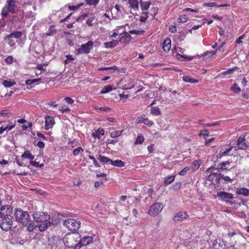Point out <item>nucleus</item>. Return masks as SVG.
Segmentation results:
<instances>
[{"mask_svg": "<svg viewBox=\"0 0 249 249\" xmlns=\"http://www.w3.org/2000/svg\"><path fill=\"white\" fill-rule=\"evenodd\" d=\"M13 219V208L10 205L2 206L0 208V227L3 231L10 229Z\"/></svg>", "mask_w": 249, "mask_h": 249, "instance_id": "obj_1", "label": "nucleus"}, {"mask_svg": "<svg viewBox=\"0 0 249 249\" xmlns=\"http://www.w3.org/2000/svg\"><path fill=\"white\" fill-rule=\"evenodd\" d=\"M33 217L35 221L41 223L38 225L39 230L41 231H44L51 225L49 221L50 215L47 213L37 212L33 213Z\"/></svg>", "mask_w": 249, "mask_h": 249, "instance_id": "obj_2", "label": "nucleus"}, {"mask_svg": "<svg viewBox=\"0 0 249 249\" xmlns=\"http://www.w3.org/2000/svg\"><path fill=\"white\" fill-rule=\"evenodd\" d=\"M80 236L77 234H68L64 237L63 243L68 248L79 249Z\"/></svg>", "mask_w": 249, "mask_h": 249, "instance_id": "obj_3", "label": "nucleus"}, {"mask_svg": "<svg viewBox=\"0 0 249 249\" xmlns=\"http://www.w3.org/2000/svg\"><path fill=\"white\" fill-rule=\"evenodd\" d=\"M14 215L16 221L24 226H27L30 221L29 213L21 209H16L14 212Z\"/></svg>", "mask_w": 249, "mask_h": 249, "instance_id": "obj_4", "label": "nucleus"}, {"mask_svg": "<svg viewBox=\"0 0 249 249\" xmlns=\"http://www.w3.org/2000/svg\"><path fill=\"white\" fill-rule=\"evenodd\" d=\"M17 6L15 0H7L6 4L2 8L1 15L4 18L8 16V13L14 14L16 12Z\"/></svg>", "mask_w": 249, "mask_h": 249, "instance_id": "obj_5", "label": "nucleus"}, {"mask_svg": "<svg viewBox=\"0 0 249 249\" xmlns=\"http://www.w3.org/2000/svg\"><path fill=\"white\" fill-rule=\"evenodd\" d=\"M80 224L81 223L79 220L73 218H68L63 222V225L70 231L72 232L78 231Z\"/></svg>", "mask_w": 249, "mask_h": 249, "instance_id": "obj_6", "label": "nucleus"}, {"mask_svg": "<svg viewBox=\"0 0 249 249\" xmlns=\"http://www.w3.org/2000/svg\"><path fill=\"white\" fill-rule=\"evenodd\" d=\"M92 41H89L85 44H82L80 48L76 50L77 54H88L92 49L93 46Z\"/></svg>", "mask_w": 249, "mask_h": 249, "instance_id": "obj_7", "label": "nucleus"}, {"mask_svg": "<svg viewBox=\"0 0 249 249\" xmlns=\"http://www.w3.org/2000/svg\"><path fill=\"white\" fill-rule=\"evenodd\" d=\"M163 208V206L161 203H155L150 207L148 214L151 216H155L162 211Z\"/></svg>", "mask_w": 249, "mask_h": 249, "instance_id": "obj_8", "label": "nucleus"}, {"mask_svg": "<svg viewBox=\"0 0 249 249\" xmlns=\"http://www.w3.org/2000/svg\"><path fill=\"white\" fill-rule=\"evenodd\" d=\"M249 146V142L247 141L244 136H241L239 137L237 142V146L235 148L240 149H245Z\"/></svg>", "mask_w": 249, "mask_h": 249, "instance_id": "obj_9", "label": "nucleus"}, {"mask_svg": "<svg viewBox=\"0 0 249 249\" xmlns=\"http://www.w3.org/2000/svg\"><path fill=\"white\" fill-rule=\"evenodd\" d=\"M217 196L221 200L225 201H227L228 199H232L233 197V196L232 194L222 191L217 192Z\"/></svg>", "mask_w": 249, "mask_h": 249, "instance_id": "obj_10", "label": "nucleus"}, {"mask_svg": "<svg viewBox=\"0 0 249 249\" xmlns=\"http://www.w3.org/2000/svg\"><path fill=\"white\" fill-rule=\"evenodd\" d=\"M54 118L50 116L47 115L45 117V128L49 130L54 124Z\"/></svg>", "mask_w": 249, "mask_h": 249, "instance_id": "obj_11", "label": "nucleus"}, {"mask_svg": "<svg viewBox=\"0 0 249 249\" xmlns=\"http://www.w3.org/2000/svg\"><path fill=\"white\" fill-rule=\"evenodd\" d=\"M22 36V32L19 31L14 32L11 33L10 34L7 35L4 37V40L5 42H7L8 40H9L11 38H18Z\"/></svg>", "mask_w": 249, "mask_h": 249, "instance_id": "obj_12", "label": "nucleus"}, {"mask_svg": "<svg viewBox=\"0 0 249 249\" xmlns=\"http://www.w3.org/2000/svg\"><path fill=\"white\" fill-rule=\"evenodd\" d=\"M188 216L186 212H179L176 214L173 220L176 222L178 221H181L184 219L186 218Z\"/></svg>", "mask_w": 249, "mask_h": 249, "instance_id": "obj_13", "label": "nucleus"}, {"mask_svg": "<svg viewBox=\"0 0 249 249\" xmlns=\"http://www.w3.org/2000/svg\"><path fill=\"white\" fill-rule=\"evenodd\" d=\"M171 47V41L169 38H166L162 43V49L163 51L167 53L168 52Z\"/></svg>", "mask_w": 249, "mask_h": 249, "instance_id": "obj_14", "label": "nucleus"}, {"mask_svg": "<svg viewBox=\"0 0 249 249\" xmlns=\"http://www.w3.org/2000/svg\"><path fill=\"white\" fill-rule=\"evenodd\" d=\"M80 242L79 246H86L90 243L92 240V238L91 236H84L82 238H79Z\"/></svg>", "mask_w": 249, "mask_h": 249, "instance_id": "obj_15", "label": "nucleus"}, {"mask_svg": "<svg viewBox=\"0 0 249 249\" xmlns=\"http://www.w3.org/2000/svg\"><path fill=\"white\" fill-rule=\"evenodd\" d=\"M151 4V2L150 1H143L142 0H140V4L141 10L142 11L147 10L150 7Z\"/></svg>", "mask_w": 249, "mask_h": 249, "instance_id": "obj_16", "label": "nucleus"}, {"mask_svg": "<svg viewBox=\"0 0 249 249\" xmlns=\"http://www.w3.org/2000/svg\"><path fill=\"white\" fill-rule=\"evenodd\" d=\"M129 7L134 11L139 10V2L138 0H128Z\"/></svg>", "mask_w": 249, "mask_h": 249, "instance_id": "obj_17", "label": "nucleus"}, {"mask_svg": "<svg viewBox=\"0 0 249 249\" xmlns=\"http://www.w3.org/2000/svg\"><path fill=\"white\" fill-rule=\"evenodd\" d=\"M118 44V41L113 40L110 42H106L104 43V46L106 48H110L112 49L115 46H116Z\"/></svg>", "mask_w": 249, "mask_h": 249, "instance_id": "obj_18", "label": "nucleus"}, {"mask_svg": "<svg viewBox=\"0 0 249 249\" xmlns=\"http://www.w3.org/2000/svg\"><path fill=\"white\" fill-rule=\"evenodd\" d=\"M138 123L143 124L149 127L152 126L154 124L152 121L149 120L148 118H139L138 121Z\"/></svg>", "mask_w": 249, "mask_h": 249, "instance_id": "obj_19", "label": "nucleus"}, {"mask_svg": "<svg viewBox=\"0 0 249 249\" xmlns=\"http://www.w3.org/2000/svg\"><path fill=\"white\" fill-rule=\"evenodd\" d=\"M105 133V131L102 128H98L94 132L92 133V136L95 138L99 139L100 138V135H104Z\"/></svg>", "mask_w": 249, "mask_h": 249, "instance_id": "obj_20", "label": "nucleus"}, {"mask_svg": "<svg viewBox=\"0 0 249 249\" xmlns=\"http://www.w3.org/2000/svg\"><path fill=\"white\" fill-rule=\"evenodd\" d=\"M97 158L100 160V161L103 163L104 164L106 163L107 164H110L111 162H112V160L102 155H99Z\"/></svg>", "mask_w": 249, "mask_h": 249, "instance_id": "obj_21", "label": "nucleus"}, {"mask_svg": "<svg viewBox=\"0 0 249 249\" xmlns=\"http://www.w3.org/2000/svg\"><path fill=\"white\" fill-rule=\"evenodd\" d=\"M150 113L154 116H159L161 114L160 108L158 107H153L151 108Z\"/></svg>", "mask_w": 249, "mask_h": 249, "instance_id": "obj_22", "label": "nucleus"}, {"mask_svg": "<svg viewBox=\"0 0 249 249\" xmlns=\"http://www.w3.org/2000/svg\"><path fill=\"white\" fill-rule=\"evenodd\" d=\"M131 36L126 34L124 35L123 36H122L120 38L119 41L121 43H125L129 42L131 40Z\"/></svg>", "mask_w": 249, "mask_h": 249, "instance_id": "obj_23", "label": "nucleus"}, {"mask_svg": "<svg viewBox=\"0 0 249 249\" xmlns=\"http://www.w3.org/2000/svg\"><path fill=\"white\" fill-rule=\"evenodd\" d=\"M182 80L185 82H188L190 83H195L198 82V80L194 79L192 77L189 76H184L182 77Z\"/></svg>", "mask_w": 249, "mask_h": 249, "instance_id": "obj_24", "label": "nucleus"}, {"mask_svg": "<svg viewBox=\"0 0 249 249\" xmlns=\"http://www.w3.org/2000/svg\"><path fill=\"white\" fill-rule=\"evenodd\" d=\"M237 193L238 195H242L245 196H249V190L245 188H240L237 190Z\"/></svg>", "mask_w": 249, "mask_h": 249, "instance_id": "obj_25", "label": "nucleus"}, {"mask_svg": "<svg viewBox=\"0 0 249 249\" xmlns=\"http://www.w3.org/2000/svg\"><path fill=\"white\" fill-rule=\"evenodd\" d=\"M110 164L114 166L122 167L124 166V162L121 160H117L114 161L112 160V162Z\"/></svg>", "mask_w": 249, "mask_h": 249, "instance_id": "obj_26", "label": "nucleus"}, {"mask_svg": "<svg viewBox=\"0 0 249 249\" xmlns=\"http://www.w3.org/2000/svg\"><path fill=\"white\" fill-rule=\"evenodd\" d=\"M175 176H168L165 178L164 183L165 185H168L172 183L175 180Z\"/></svg>", "mask_w": 249, "mask_h": 249, "instance_id": "obj_27", "label": "nucleus"}, {"mask_svg": "<svg viewBox=\"0 0 249 249\" xmlns=\"http://www.w3.org/2000/svg\"><path fill=\"white\" fill-rule=\"evenodd\" d=\"M230 164L229 161H225L222 163H220L218 164L217 167L220 170H226L228 168V165Z\"/></svg>", "mask_w": 249, "mask_h": 249, "instance_id": "obj_28", "label": "nucleus"}, {"mask_svg": "<svg viewBox=\"0 0 249 249\" xmlns=\"http://www.w3.org/2000/svg\"><path fill=\"white\" fill-rule=\"evenodd\" d=\"M21 157L23 158L29 159L30 160L34 159V156L31 154V153L29 151H25L24 153L22 154Z\"/></svg>", "mask_w": 249, "mask_h": 249, "instance_id": "obj_29", "label": "nucleus"}, {"mask_svg": "<svg viewBox=\"0 0 249 249\" xmlns=\"http://www.w3.org/2000/svg\"><path fill=\"white\" fill-rule=\"evenodd\" d=\"M16 84V82L14 81H8L4 80L2 82V85L5 87H11L14 86Z\"/></svg>", "mask_w": 249, "mask_h": 249, "instance_id": "obj_30", "label": "nucleus"}, {"mask_svg": "<svg viewBox=\"0 0 249 249\" xmlns=\"http://www.w3.org/2000/svg\"><path fill=\"white\" fill-rule=\"evenodd\" d=\"M124 131V130H116L112 131L110 133V137L113 138H115L121 136Z\"/></svg>", "mask_w": 249, "mask_h": 249, "instance_id": "obj_31", "label": "nucleus"}, {"mask_svg": "<svg viewBox=\"0 0 249 249\" xmlns=\"http://www.w3.org/2000/svg\"><path fill=\"white\" fill-rule=\"evenodd\" d=\"M28 227L27 228V230L29 232H32L34 231V230L37 227L33 221L30 219V221L28 224Z\"/></svg>", "mask_w": 249, "mask_h": 249, "instance_id": "obj_32", "label": "nucleus"}, {"mask_svg": "<svg viewBox=\"0 0 249 249\" xmlns=\"http://www.w3.org/2000/svg\"><path fill=\"white\" fill-rule=\"evenodd\" d=\"M148 12H143L142 13L140 18V21L142 22H145L148 18Z\"/></svg>", "mask_w": 249, "mask_h": 249, "instance_id": "obj_33", "label": "nucleus"}, {"mask_svg": "<svg viewBox=\"0 0 249 249\" xmlns=\"http://www.w3.org/2000/svg\"><path fill=\"white\" fill-rule=\"evenodd\" d=\"M189 20V18L186 15H181L178 19V21L179 23H184L187 22Z\"/></svg>", "mask_w": 249, "mask_h": 249, "instance_id": "obj_34", "label": "nucleus"}, {"mask_svg": "<svg viewBox=\"0 0 249 249\" xmlns=\"http://www.w3.org/2000/svg\"><path fill=\"white\" fill-rule=\"evenodd\" d=\"M112 90V87L110 85H107V86L104 87L100 92L101 94H104V93L109 92V91H111Z\"/></svg>", "mask_w": 249, "mask_h": 249, "instance_id": "obj_35", "label": "nucleus"}, {"mask_svg": "<svg viewBox=\"0 0 249 249\" xmlns=\"http://www.w3.org/2000/svg\"><path fill=\"white\" fill-rule=\"evenodd\" d=\"M144 138L142 135H139L137 136V139L135 141V144H142V143L144 142Z\"/></svg>", "mask_w": 249, "mask_h": 249, "instance_id": "obj_36", "label": "nucleus"}, {"mask_svg": "<svg viewBox=\"0 0 249 249\" xmlns=\"http://www.w3.org/2000/svg\"><path fill=\"white\" fill-rule=\"evenodd\" d=\"M46 66H47V65L45 64H37L36 66V68L39 70L46 71Z\"/></svg>", "mask_w": 249, "mask_h": 249, "instance_id": "obj_37", "label": "nucleus"}, {"mask_svg": "<svg viewBox=\"0 0 249 249\" xmlns=\"http://www.w3.org/2000/svg\"><path fill=\"white\" fill-rule=\"evenodd\" d=\"M87 4L89 5H96L99 1V0H85Z\"/></svg>", "mask_w": 249, "mask_h": 249, "instance_id": "obj_38", "label": "nucleus"}, {"mask_svg": "<svg viewBox=\"0 0 249 249\" xmlns=\"http://www.w3.org/2000/svg\"><path fill=\"white\" fill-rule=\"evenodd\" d=\"M27 18H31L33 19H35V14L33 13L31 11L27 12L25 15Z\"/></svg>", "mask_w": 249, "mask_h": 249, "instance_id": "obj_39", "label": "nucleus"}, {"mask_svg": "<svg viewBox=\"0 0 249 249\" xmlns=\"http://www.w3.org/2000/svg\"><path fill=\"white\" fill-rule=\"evenodd\" d=\"M97 108H98V109H99L102 111H104V112H109L111 110V108H109V107H98Z\"/></svg>", "mask_w": 249, "mask_h": 249, "instance_id": "obj_40", "label": "nucleus"}, {"mask_svg": "<svg viewBox=\"0 0 249 249\" xmlns=\"http://www.w3.org/2000/svg\"><path fill=\"white\" fill-rule=\"evenodd\" d=\"M94 17H92L88 19L86 21V23L89 26H93V22L94 20Z\"/></svg>", "mask_w": 249, "mask_h": 249, "instance_id": "obj_41", "label": "nucleus"}, {"mask_svg": "<svg viewBox=\"0 0 249 249\" xmlns=\"http://www.w3.org/2000/svg\"><path fill=\"white\" fill-rule=\"evenodd\" d=\"M129 33L131 34H134V35H142L143 33V31H138L136 30H130L129 31Z\"/></svg>", "mask_w": 249, "mask_h": 249, "instance_id": "obj_42", "label": "nucleus"}, {"mask_svg": "<svg viewBox=\"0 0 249 249\" xmlns=\"http://www.w3.org/2000/svg\"><path fill=\"white\" fill-rule=\"evenodd\" d=\"M81 151H83L82 148L81 147H78L73 151V154L74 156H77L79 154Z\"/></svg>", "mask_w": 249, "mask_h": 249, "instance_id": "obj_43", "label": "nucleus"}, {"mask_svg": "<svg viewBox=\"0 0 249 249\" xmlns=\"http://www.w3.org/2000/svg\"><path fill=\"white\" fill-rule=\"evenodd\" d=\"M232 148V147H230L229 148L227 149L225 151L221 152L220 157L225 156L227 155H228V154L231 150Z\"/></svg>", "mask_w": 249, "mask_h": 249, "instance_id": "obj_44", "label": "nucleus"}, {"mask_svg": "<svg viewBox=\"0 0 249 249\" xmlns=\"http://www.w3.org/2000/svg\"><path fill=\"white\" fill-rule=\"evenodd\" d=\"M189 168L188 167H185L183 170L179 172V175L181 176H185L187 174V172L189 170Z\"/></svg>", "mask_w": 249, "mask_h": 249, "instance_id": "obj_45", "label": "nucleus"}, {"mask_svg": "<svg viewBox=\"0 0 249 249\" xmlns=\"http://www.w3.org/2000/svg\"><path fill=\"white\" fill-rule=\"evenodd\" d=\"M83 5V3H81V4H78L76 6H75V5L69 6L68 7V8L70 10H75L76 9H78L79 7H80V6H81Z\"/></svg>", "mask_w": 249, "mask_h": 249, "instance_id": "obj_46", "label": "nucleus"}, {"mask_svg": "<svg viewBox=\"0 0 249 249\" xmlns=\"http://www.w3.org/2000/svg\"><path fill=\"white\" fill-rule=\"evenodd\" d=\"M211 169H212L211 173H212V174H213V175H217L218 174V173L220 171V169H218V167L216 168H210L209 170H210Z\"/></svg>", "mask_w": 249, "mask_h": 249, "instance_id": "obj_47", "label": "nucleus"}, {"mask_svg": "<svg viewBox=\"0 0 249 249\" xmlns=\"http://www.w3.org/2000/svg\"><path fill=\"white\" fill-rule=\"evenodd\" d=\"M67 59L65 61V63L66 64L69 63L71 61L73 60L74 59L71 55H68L66 56Z\"/></svg>", "mask_w": 249, "mask_h": 249, "instance_id": "obj_48", "label": "nucleus"}, {"mask_svg": "<svg viewBox=\"0 0 249 249\" xmlns=\"http://www.w3.org/2000/svg\"><path fill=\"white\" fill-rule=\"evenodd\" d=\"M62 243V242L61 241L58 240V238H57V241L56 242V244L54 245H52L51 249H56L58 248V245H60Z\"/></svg>", "mask_w": 249, "mask_h": 249, "instance_id": "obj_49", "label": "nucleus"}, {"mask_svg": "<svg viewBox=\"0 0 249 249\" xmlns=\"http://www.w3.org/2000/svg\"><path fill=\"white\" fill-rule=\"evenodd\" d=\"M231 89L236 93H238L241 91L240 88L238 87H237L236 84H234V86L231 88Z\"/></svg>", "mask_w": 249, "mask_h": 249, "instance_id": "obj_50", "label": "nucleus"}, {"mask_svg": "<svg viewBox=\"0 0 249 249\" xmlns=\"http://www.w3.org/2000/svg\"><path fill=\"white\" fill-rule=\"evenodd\" d=\"M245 36V35H243L240 36L236 40V42L237 44H240L242 42V39L244 38Z\"/></svg>", "mask_w": 249, "mask_h": 249, "instance_id": "obj_51", "label": "nucleus"}, {"mask_svg": "<svg viewBox=\"0 0 249 249\" xmlns=\"http://www.w3.org/2000/svg\"><path fill=\"white\" fill-rule=\"evenodd\" d=\"M205 5L208 7H215L217 6V4L214 2H208L205 4Z\"/></svg>", "mask_w": 249, "mask_h": 249, "instance_id": "obj_52", "label": "nucleus"}, {"mask_svg": "<svg viewBox=\"0 0 249 249\" xmlns=\"http://www.w3.org/2000/svg\"><path fill=\"white\" fill-rule=\"evenodd\" d=\"M13 57L11 56H8L5 59L6 62L8 64H11L13 62Z\"/></svg>", "mask_w": 249, "mask_h": 249, "instance_id": "obj_53", "label": "nucleus"}, {"mask_svg": "<svg viewBox=\"0 0 249 249\" xmlns=\"http://www.w3.org/2000/svg\"><path fill=\"white\" fill-rule=\"evenodd\" d=\"M88 16V14H82V15L78 17V18L76 19V21H79L80 20H84L86 17Z\"/></svg>", "mask_w": 249, "mask_h": 249, "instance_id": "obj_54", "label": "nucleus"}, {"mask_svg": "<svg viewBox=\"0 0 249 249\" xmlns=\"http://www.w3.org/2000/svg\"><path fill=\"white\" fill-rule=\"evenodd\" d=\"M103 183V180L97 181L94 182V187L96 188L99 187Z\"/></svg>", "mask_w": 249, "mask_h": 249, "instance_id": "obj_55", "label": "nucleus"}, {"mask_svg": "<svg viewBox=\"0 0 249 249\" xmlns=\"http://www.w3.org/2000/svg\"><path fill=\"white\" fill-rule=\"evenodd\" d=\"M65 100L66 102L69 104H72L74 102V100L70 97H65Z\"/></svg>", "mask_w": 249, "mask_h": 249, "instance_id": "obj_56", "label": "nucleus"}, {"mask_svg": "<svg viewBox=\"0 0 249 249\" xmlns=\"http://www.w3.org/2000/svg\"><path fill=\"white\" fill-rule=\"evenodd\" d=\"M59 110L61 111L63 113L64 112H69L70 110V109L69 107H65L59 108Z\"/></svg>", "mask_w": 249, "mask_h": 249, "instance_id": "obj_57", "label": "nucleus"}, {"mask_svg": "<svg viewBox=\"0 0 249 249\" xmlns=\"http://www.w3.org/2000/svg\"><path fill=\"white\" fill-rule=\"evenodd\" d=\"M214 140V138H213V137L209 139L208 140L206 141V142H205V145H206V146L209 145Z\"/></svg>", "mask_w": 249, "mask_h": 249, "instance_id": "obj_58", "label": "nucleus"}, {"mask_svg": "<svg viewBox=\"0 0 249 249\" xmlns=\"http://www.w3.org/2000/svg\"><path fill=\"white\" fill-rule=\"evenodd\" d=\"M36 135H37V136L39 138H40V139H42L43 140H47L46 137L43 134H41L40 132H37Z\"/></svg>", "mask_w": 249, "mask_h": 249, "instance_id": "obj_59", "label": "nucleus"}, {"mask_svg": "<svg viewBox=\"0 0 249 249\" xmlns=\"http://www.w3.org/2000/svg\"><path fill=\"white\" fill-rule=\"evenodd\" d=\"M7 42H8L9 45L11 47L14 46L16 44L15 41L11 39L8 40V41Z\"/></svg>", "mask_w": 249, "mask_h": 249, "instance_id": "obj_60", "label": "nucleus"}, {"mask_svg": "<svg viewBox=\"0 0 249 249\" xmlns=\"http://www.w3.org/2000/svg\"><path fill=\"white\" fill-rule=\"evenodd\" d=\"M30 164L34 166H35V167H39V162H36V161H34V160H31L30 161Z\"/></svg>", "mask_w": 249, "mask_h": 249, "instance_id": "obj_61", "label": "nucleus"}, {"mask_svg": "<svg viewBox=\"0 0 249 249\" xmlns=\"http://www.w3.org/2000/svg\"><path fill=\"white\" fill-rule=\"evenodd\" d=\"M232 72H233V69H229L228 71H223L222 72V74L223 75H228V74L232 73Z\"/></svg>", "mask_w": 249, "mask_h": 249, "instance_id": "obj_62", "label": "nucleus"}, {"mask_svg": "<svg viewBox=\"0 0 249 249\" xmlns=\"http://www.w3.org/2000/svg\"><path fill=\"white\" fill-rule=\"evenodd\" d=\"M147 150L149 153H152L154 151L153 145L151 144L147 147Z\"/></svg>", "mask_w": 249, "mask_h": 249, "instance_id": "obj_63", "label": "nucleus"}, {"mask_svg": "<svg viewBox=\"0 0 249 249\" xmlns=\"http://www.w3.org/2000/svg\"><path fill=\"white\" fill-rule=\"evenodd\" d=\"M37 145L38 147L43 148L44 147V143L42 142H38L37 143Z\"/></svg>", "mask_w": 249, "mask_h": 249, "instance_id": "obj_64", "label": "nucleus"}]
</instances>
